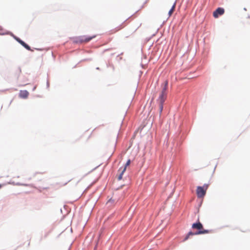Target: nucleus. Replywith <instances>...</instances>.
Returning a JSON list of instances; mask_svg holds the SVG:
<instances>
[{
	"label": "nucleus",
	"instance_id": "nucleus-4",
	"mask_svg": "<svg viewBox=\"0 0 250 250\" xmlns=\"http://www.w3.org/2000/svg\"><path fill=\"white\" fill-rule=\"evenodd\" d=\"M208 188V185H204L203 187H198L196 190V193L198 198L203 197L206 193Z\"/></svg>",
	"mask_w": 250,
	"mask_h": 250
},
{
	"label": "nucleus",
	"instance_id": "nucleus-10",
	"mask_svg": "<svg viewBox=\"0 0 250 250\" xmlns=\"http://www.w3.org/2000/svg\"><path fill=\"white\" fill-rule=\"evenodd\" d=\"M163 104L164 103H159V110L160 114H161L163 109Z\"/></svg>",
	"mask_w": 250,
	"mask_h": 250
},
{
	"label": "nucleus",
	"instance_id": "nucleus-6",
	"mask_svg": "<svg viewBox=\"0 0 250 250\" xmlns=\"http://www.w3.org/2000/svg\"><path fill=\"white\" fill-rule=\"evenodd\" d=\"M224 12L225 10L224 8L219 7L213 12V16L215 18H217L219 16H221L224 14Z\"/></svg>",
	"mask_w": 250,
	"mask_h": 250
},
{
	"label": "nucleus",
	"instance_id": "nucleus-7",
	"mask_svg": "<svg viewBox=\"0 0 250 250\" xmlns=\"http://www.w3.org/2000/svg\"><path fill=\"white\" fill-rule=\"evenodd\" d=\"M29 95V93L26 90H21L20 92V96L22 98H26Z\"/></svg>",
	"mask_w": 250,
	"mask_h": 250
},
{
	"label": "nucleus",
	"instance_id": "nucleus-1",
	"mask_svg": "<svg viewBox=\"0 0 250 250\" xmlns=\"http://www.w3.org/2000/svg\"><path fill=\"white\" fill-rule=\"evenodd\" d=\"M192 228L193 229H198V231L195 233L192 232L191 231L189 232L187 235L186 236V237L184 238V241L187 240L190 235L193 236L194 235L207 234L211 232V230H210L204 229H203V225L199 221L196 223H193L192 225Z\"/></svg>",
	"mask_w": 250,
	"mask_h": 250
},
{
	"label": "nucleus",
	"instance_id": "nucleus-8",
	"mask_svg": "<svg viewBox=\"0 0 250 250\" xmlns=\"http://www.w3.org/2000/svg\"><path fill=\"white\" fill-rule=\"evenodd\" d=\"M17 41L19 42V43H20L26 49H27L28 50H31L30 47L28 45H27L26 43H25L24 42L21 40L20 39H19Z\"/></svg>",
	"mask_w": 250,
	"mask_h": 250
},
{
	"label": "nucleus",
	"instance_id": "nucleus-5",
	"mask_svg": "<svg viewBox=\"0 0 250 250\" xmlns=\"http://www.w3.org/2000/svg\"><path fill=\"white\" fill-rule=\"evenodd\" d=\"M130 164V160H128L127 162L126 163L125 167H123V168H120L119 170H118V172H119L120 173V175L119 176H118V179L119 180H121L122 179V176H123V175L124 174V173L125 172V171L126 170V167L129 166Z\"/></svg>",
	"mask_w": 250,
	"mask_h": 250
},
{
	"label": "nucleus",
	"instance_id": "nucleus-3",
	"mask_svg": "<svg viewBox=\"0 0 250 250\" xmlns=\"http://www.w3.org/2000/svg\"><path fill=\"white\" fill-rule=\"evenodd\" d=\"M168 87V82L165 81L161 93L159 96L158 101L159 103H164L167 98V91Z\"/></svg>",
	"mask_w": 250,
	"mask_h": 250
},
{
	"label": "nucleus",
	"instance_id": "nucleus-2",
	"mask_svg": "<svg viewBox=\"0 0 250 250\" xmlns=\"http://www.w3.org/2000/svg\"><path fill=\"white\" fill-rule=\"evenodd\" d=\"M96 37V35H93L92 36H87L85 35L81 36L74 38L73 39V41L76 43H87L93 39L95 38Z\"/></svg>",
	"mask_w": 250,
	"mask_h": 250
},
{
	"label": "nucleus",
	"instance_id": "nucleus-9",
	"mask_svg": "<svg viewBox=\"0 0 250 250\" xmlns=\"http://www.w3.org/2000/svg\"><path fill=\"white\" fill-rule=\"evenodd\" d=\"M175 3H174L173 4V5L172 6L171 9L169 11V12H168L169 16H170L171 15V14L173 13V12L174 10V9H175Z\"/></svg>",
	"mask_w": 250,
	"mask_h": 250
}]
</instances>
